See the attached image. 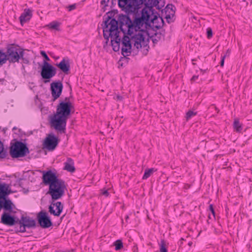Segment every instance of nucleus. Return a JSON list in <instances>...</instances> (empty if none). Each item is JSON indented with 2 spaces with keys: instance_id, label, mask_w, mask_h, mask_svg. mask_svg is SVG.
Returning <instances> with one entry per match:
<instances>
[{
  "instance_id": "f257e3e1",
  "label": "nucleus",
  "mask_w": 252,
  "mask_h": 252,
  "mask_svg": "<svg viewBox=\"0 0 252 252\" xmlns=\"http://www.w3.org/2000/svg\"><path fill=\"white\" fill-rule=\"evenodd\" d=\"M73 108L69 97H66L63 100L60 101L57 106L56 113L51 118V126L61 133H65L67 120Z\"/></svg>"
},
{
  "instance_id": "f03ea898",
  "label": "nucleus",
  "mask_w": 252,
  "mask_h": 252,
  "mask_svg": "<svg viewBox=\"0 0 252 252\" xmlns=\"http://www.w3.org/2000/svg\"><path fill=\"white\" fill-rule=\"evenodd\" d=\"M42 181L46 185H49L48 193L53 200L61 198L64 193L66 186L65 182L59 179L56 174L50 170L42 171Z\"/></svg>"
},
{
  "instance_id": "7ed1b4c3",
  "label": "nucleus",
  "mask_w": 252,
  "mask_h": 252,
  "mask_svg": "<svg viewBox=\"0 0 252 252\" xmlns=\"http://www.w3.org/2000/svg\"><path fill=\"white\" fill-rule=\"evenodd\" d=\"M104 23L103 32V37L106 39L105 44H107L110 37L113 50L115 52L119 51L121 38L119 36L117 20L108 15Z\"/></svg>"
},
{
  "instance_id": "20e7f679",
  "label": "nucleus",
  "mask_w": 252,
  "mask_h": 252,
  "mask_svg": "<svg viewBox=\"0 0 252 252\" xmlns=\"http://www.w3.org/2000/svg\"><path fill=\"white\" fill-rule=\"evenodd\" d=\"M158 0H118V5L126 13H136L140 5L143 3L147 6H156L158 3Z\"/></svg>"
},
{
  "instance_id": "39448f33",
  "label": "nucleus",
  "mask_w": 252,
  "mask_h": 252,
  "mask_svg": "<svg viewBox=\"0 0 252 252\" xmlns=\"http://www.w3.org/2000/svg\"><path fill=\"white\" fill-rule=\"evenodd\" d=\"M7 50L5 53L6 61L9 63H19L20 58L24 56V50L19 45L11 44L7 45Z\"/></svg>"
},
{
  "instance_id": "423d86ee",
  "label": "nucleus",
  "mask_w": 252,
  "mask_h": 252,
  "mask_svg": "<svg viewBox=\"0 0 252 252\" xmlns=\"http://www.w3.org/2000/svg\"><path fill=\"white\" fill-rule=\"evenodd\" d=\"M9 153L12 158H19L25 157L30 151L26 143L16 140L11 143Z\"/></svg>"
},
{
  "instance_id": "0eeeda50",
  "label": "nucleus",
  "mask_w": 252,
  "mask_h": 252,
  "mask_svg": "<svg viewBox=\"0 0 252 252\" xmlns=\"http://www.w3.org/2000/svg\"><path fill=\"white\" fill-rule=\"evenodd\" d=\"M150 15L147 11L144 9L142 12V15L140 17H136L133 21H132V31L135 32H145V28L147 26H149L148 22L149 21Z\"/></svg>"
},
{
  "instance_id": "6e6552de",
  "label": "nucleus",
  "mask_w": 252,
  "mask_h": 252,
  "mask_svg": "<svg viewBox=\"0 0 252 252\" xmlns=\"http://www.w3.org/2000/svg\"><path fill=\"white\" fill-rule=\"evenodd\" d=\"M36 226L35 220L30 217L22 216L18 220V225L15 227L16 232L24 233L26 231V228H33Z\"/></svg>"
},
{
  "instance_id": "1a4fd4ad",
  "label": "nucleus",
  "mask_w": 252,
  "mask_h": 252,
  "mask_svg": "<svg viewBox=\"0 0 252 252\" xmlns=\"http://www.w3.org/2000/svg\"><path fill=\"white\" fill-rule=\"evenodd\" d=\"M118 23H119L120 29L124 34L131 35L132 32V21L129 16L119 15Z\"/></svg>"
},
{
  "instance_id": "9d476101",
  "label": "nucleus",
  "mask_w": 252,
  "mask_h": 252,
  "mask_svg": "<svg viewBox=\"0 0 252 252\" xmlns=\"http://www.w3.org/2000/svg\"><path fill=\"white\" fill-rule=\"evenodd\" d=\"M56 74V68L44 61L41 68V76L45 80L44 82L46 83L49 82V79L54 76Z\"/></svg>"
},
{
  "instance_id": "9b49d317",
  "label": "nucleus",
  "mask_w": 252,
  "mask_h": 252,
  "mask_svg": "<svg viewBox=\"0 0 252 252\" xmlns=\"http://www.w3.org/2000/svg\"><path fill=\"white\" fill-rule=\"evenodd\" d=\"M4 211L0 218V223L7 226H17L19 219L15 216L11 215L12 213H15L13 211V209L10 211Z\"/></svg>"
},
{
  "instance_id": "f8f14e48",
  "label": "nucleus",
  "mask_w": 252,
  "mask_h": 252,
  "mask_svg": "<svg viewBox=\"0 0 252 252\" xmlns=\"http://www.w3.org/2000/svg\"><path fill=\"white\" fill-rule=\"evenodd\" d=\"M59 140L53 134H49L45 138L43 143V147L49 151L54 150L58 146Z\"/></svg>"
},
{
  "instance_id": "ddd939ff",
  "label": "nucleus",
  "mask_w": 252,
  "mask_h": 252,
  "mask_svg": "<svg viewBox=\"0 0 252 252\" xmlns=\"http://www.w3.org/2000/svg\"><path fill=\"white\" fill-rule=\"evenodd\" d=\"M37 219L41 227L44 228H49L53 223L47 212L41 211L37 214Z\"/></svg>"
},
{
  "instance_id": "4468645a",
  "label": "nucleus",
  "mask_w": 252,
  "mask_h": 252,
  "mask_svg": "<svg viewBox=\"0 0 252 252\" xmlns=\"http://www.w3.org/2000/svg\"><path fill=\"white\" fill-rule=\"evenodd\" d=\"M142 32H137L134 33L133 31L131 34L129 35L130 36L131 42L133 44L134 47H135L137 49L142 47L141 43L144 41L145 37Z\"/></svg>"
},
{
  "instance_id": "2eb2a0df",
  "label": "nucleus",
  "mask_w": 252,
  "mask_h": 252,
  "mask_svg": "<svg viewBox=\"0 0 252 252\" xmlns=\"http://www.w3.org/2000/svg\"><path fill=\"white\" fill-rule=\"evenodd\" d=\"M122 47V54L124 57L128 56L131 53V44L130 37L124 34V36L121 39Z\"/></svg>"
},
{
  "instance_id": "dca6fc26",
  "label": "nucleus",
  "mask_w": 252,
  "mask_h": 252,
  "mask_svg": "<svg viewBox=\"0 0 252 252\" xmlns=\"http://www.w3.org/2000/svg\"><path fill=\"white\" fill-rule=\"evenodd\" d=\"M63 85L61 82H53L51 84V94L53 101L58 98L62 94Z\"/></svg>"
},
{
  "instance_id": "f3484780",
  "label": "nucleus",
  "mask_w": 252,
  "mask_h": 252,
  "mask_svg": "<svg viewBox=\"0 0 252 252\" xmlns=\"http://www.w3.org/2000/svg\"><path fill=\"white\" fill-rule=\"evenodd\" d=\"M63 206L61 202H52L49 207V212L55 216L59 217L63 209Z\"/></svg>"
},
{
  "instance_id": "a211bd4d",
  "label": "nucleus",
  "mask_w": 252,
  "mask_h": 252,
  "mask_svg": "<svg viewBox=\"0 0 252 252\" xmlns=\"http://www.w3.org/2000/svg\"><path fill=\"white\" fill-rule=\"evenodd\" d=\"M57 66L60 68L65 74H68L70 70V64L69 60L63 58L62 61L56 64Z\"/></svg>"
},
{
  "instance_id": "6ab92c4d",
  "label": "nucleus",
  "mask_w": 252,
  "mask_h": 252,
  "mask_svg": "<svg viewBox=\"0 0 252 252\" xmlns=\"http://www.w3.org/2000/svg\"><path fill=\"white\" fill-rule=\"evenodd\" d=\"M32 16V11L29 9H25L24 12L22 13L19 17L21 25H23L24 24L29 21Z\"/></svg>"
},
{
  "instance_id": "aec40b11",
  "label": "nucleus",
  "mask_w": 252,
  "mask_h": 252,
  "mask_svg": "<svg viewBox=\"0 0 252 252\" xmlns=\"http://www.w3.org/2000/svg\"><path fill=\"white\" fill-rule=\"evenodd\" d=\"M64 170L71 173H73L75 171L73 160L71 158H67L66 161L64 163Z\"/></svg>"
},
{
  "instance_id": "412c9836",
  "label": "nucleus",
  "mask_w": 252,
  "mask_h": 252,
  "mask_svg": "<svg viewBox=\"0 0 252 252\" xmlns=\"http://www.w3.org/2000/svg\"><path fill=\"white\" fill-rule=\"evenodd\" d=\"M157 171L156 169L154 168L146 169L145 170L144 174L142 177L143 180L148 179L154 172Z\"/></svg>"
},
{
  "instance_id": "4be33fe9",
  "label": "nucleus",
  "mask_w": 252,
  "mask_h": 252,
  "mask_svg": "<svg viewBox=\"0 0 252 252\" xmlns=\"http://www.w3.org/2000/svg\"><path fill=\"white\" fill-rule=\"evenodd\" d=\"M234 129L237 132H241L242 130V125L240 123L238 119H235L233 122Z\"/></svg>"
},
{
  "instance_id": "5701e85b",
  "label": "nucleus",
  "mask_w": 252,
  "mask_h": 252,
  "mask_svg": "<svg viewBox=\"0 0 252 252\" xmlns=\"http://www.w3.org/2000/svg\"><path fill=\"white\" fill-rule=\"evenodd\" d=\"M7 156V151L4 149L3 143L0 140V158H4Z\"/></svg>"
},
{
  "instance_id": "b1692460",
  "label": "nucleus",
  "mask_w": 252,
  "mask_h": 252,
  "mask_svg": "<svg viewBox=\"0 0 252 252\" xmlns=\"http://www.w3.org/2000/svg\"><path fill=\"white\" fill-rule=\"evenodd\" d=\"M164 37V35L160 32H156L155 35L152 36V40L154 43H157L161 38Z\"/></svg>"
},
{
  "instance_id": "393cba45",
  "label": "nucleus",
  "mask_w": 252,
  "mask_h": 252,
  "mask_svg": "<svg viewBox=\"0 0 252 252\" xmlns=\"http://www.w3.org/2000/svg\"><path fill=\"white\" fill-rule=\"evenodd\" d=\"M197 115V112H194L192 110H189L186 114V120L187 121H188L189 119H190L192 117L196 116Z\"/></svg>"
},
{
  "instance_id": "a878e982",
  "label": "nucleus",
  "mask_w": 252,
  "mask_h": 252,
  "mask_svg": "<svg viewBox=\"0 0 252 252\" xmlns=\"http://www.w3.org/2000/svg\"><path fill=\"white\" fill-rule=\"evenodd\" d=\"M115 246V250L118 251L121 250L123 248V243L121 240H117L114 243Z\"/></svg>"
},
{
  "instance_id": "bb28decb",
  "label": "nucleus",
  "mask_w": 252,
  "mask_h": 252,
  "mask_svg": "<svg viewBox=\"0 0 252 252\" xmlns=\"http://www.w3.org/2000/svg\"><path fill=\"white\" fill-rule=\"evenodd\" d=\"M160 247V252H167V249L166 246L165 241L162 239L159 244Z\"/></svg>"
},
{
  "instance_id": "cd10ccee",
  "label": "nucleus",
  "mask_w": 252,
  "mask_h": 252,
  "mask_svg": "<svg viewBox=\"0 0 252 252\" xmlns=\"http://www.w3.org/2000/svg\"><path fill=\"white\" fill-rule=\"evenodd\" d=\"M6 56L5 53L0 51V66L2 65L6 62Z\"/></svg>"
},
{
  "instance_id": "c85d7f7f",
  "label": "nucleus",
  "mask_w": 252,
  "mask_h": 252,
  "mask_svg": "<svg viewBox=\"0 0 252 252\" xmlns=\"http://www.w3.org/2000/svg\"><path fill=\"white\" fill-rule=\"evenodd\" d=\"M59 26H60L59 23L57 22H51L49 25V26L51 29H55L56 30H58V28H59Z\"/></svg>"
},
{
  "instance_id": "c756f323",
  "label": "nucleus",
  "mask_w": 252,
  "mask_h": 252,
  "mask_svg": "<svg viewBox=\"0 0 252 252\" xmlns=\"http://www.w3.org/2000/svg\"><path fill=\"white\" fill-rule=\"evenodd\" d=\"M207 37L208 38H210L212 37L213 35V32L211 28H208L207 29Z\"/></svg>"
},
{
  "instance_id": "7c9ffc66",
  "label": "nucleus",
  "mask_w": 252,
  "mask_h": 252,
  "mask_svg": "<svg viewBox=\"0 0 252 252\" xmlns=\"http://www.w3.org/2000/svg\"><path fill=\"white\" fill-rule=\"evenodd\" d=\"M40 54L41 55V56L44 58V59L46 61H50V59L48 57V56L47 55V54L45 53V52H44V51H41L40 52Z\"/></svg>"
},
{
  "instance_id": "2f4dec72",
  "label": "nucleus",
  "mask_w": 252,
  "mask_h": 252,
  "mask_svg": "<svg viewBox=\"0 0 252 252\" xmlns=\"http://www.w3.org/2000/svg\"><path fill=\"white\" fill-rule=\"evenodd\" d=\"M209 209L211 211L213 217L215 218V210L214 209V207H213V206L212 204H211L209 205Z\"/></svg>"
},
{
  "instance_id": "473e14b6",
  "label": "nucleus",
  "mask_w": 252,
  "mask_h": 252,
  "mask_svg": "<svg viewBox=\"0 0 252 252\" xmlns=\"http://www.w3.org/2000/svg\"><path fill=\"white\" fill-rule=\"evenodd\" d=\"M20 60H22V63L25 64H28L29 63V61L28 59L24 58V56L22 58H20Z\"/></svg>"
},
{
  "instance_id": "72a5a7b5",
  "label": "nucleus",
  "mask_w": 252,
  "mask_h": 252,
  "mask_svg": "<svg viewBox=\"0 0 252 252\" xmlns=\"http://www.w3.org/2000/svg\"><path fill=\"white\" fill-rule=\"evenodd\" d=\"M109 2V0H102L101 1V4L104 6H108V3Z\"/></svg>"
},
{
  "instance_id": "f704fd0d",
  "label": "nucleus",
  "mask_w": 252,
  "mask_h": 252,
  "mask_svg": "<svg viewBox=\"0 0 252 252\" xmlns=\"http://www.w3.org/2000/svg\"><path fill=\"white\" fill-rule=\"evenodd\" d=\"M76 8V4H72L68 7V11H71Z\"/></svg>"
},
{
  "instance_id": "c9c22d12",
  "label": "nucleus",
  "mask_w": 252,
  "mask_h": 252,
  "mask_svg": "<svg viewBox=\"0 0 252 252\" xmlns=\"http://www.w3.org/2000/svg\"><path fill=\"white\" fill-rule=\"evenodd\" d=\"M101 194L106 196H107L109 195V193H108L107 190H102Z\"/></svg>"
},
{
  "instance_id": "e433bc0d",
  "label": "nucleus",
  "mask_w": 252,
  "mask_h": 252,
  "mask_svg": "<svg viewBox=\"0 0 252 252\" xmlns=\"http://www.w3.org/2000/svg\"><path fill=\"white\" fill-rule=\"evenodd\" d=\"M198 76H197V75H194L191 78V81H195L196 80V79L198 78Z\"/></svg>"
},
{
  "instance_id": "4c0bfd02",
  "label": "nucleus",
  "mask_w": 252,
  "mask_h": 252,
  "mask_svg": "<svg viewBox=\"0 0 252 252\" xmlns=\"http://www.w3.org/2000/svg\"><path fill=\"white\" fill-rule=\"evenodd\" d=\"M225 56H224L222 57L221 62H220V66H222L224 64V60L225 59Z\"/></svg>"
},
{
  "instance_id": "58836bf2",
  "label": "nucleus",
  "mask_w": 252,
  "mask_h": 252,
  "mask_svg": "<svg viewBox=\"0 0 252 252\" xmlns=\"http://www.w3.org/2000/svg\"><path fill=\"white\" fill-rule=\"evenodd\" d=\"M112 5L116 4L117 2L118 3V0H111Z\"/></svg>"
},
{
  "instance_id": "ea45409f",
  "label": "nucleus",
  "mask_w": 252,
  "mask_h": 252,
  "mask_svg": "<svg viewBox=\"0 0 252 252\" xmlns=\"http://www.w3.org/2000/svg\"><path fill=\"white\" fill-rule=\"evenodd\" d=\"M117 98L118 100H122V99H123V97L122 96H120V95H117Z\"/></svg>"
},
{
  "instance_id": "a19ab883",
  "label": "nucleus",
  "mask_w": 252,
  "mask_h": 252,
  "mask_svg": "<svg viewBox=\"0 0 252 252\" xmlns=\"http://www.w3.org/2000/svg\"><path fill=\"white\" fill-rule=\"evenodd\" d=\"M212 106L213 107V108H214L215 109V110L217 111V113L219 112V109L216 107L214 105H212Z\"/></svg>"
},
{
  "instance_id": "79ce46f5",
  "label": "nucleus",
  "mask_w": 252,
  "mask_h": 252,
  "mask_svg": "<svg viewBox=\"0 0 252 252\" xmlns=\"http://www.w3.org/2000/svg\"><path fill=\"white\" fill-rule=\"evenodd\" d=\"M159 19H160V21H161L162 25H163V24H164V21H163V19H162L161 17H160V18H159Z\"/></svg>"
},
{
  "instance_id": "37998d69",
  "label": "nucleus",
  "mask_w": 252,
  "mask_h": 252,
  "mask_svg": "<svg viewBox=\"0 0 252 252\" xmlns=\"http://www.w3.org/2000/svg\"><path fill=\"white\" fill-rule=\"evenodd\" d=\"M156 28H157V29H159L161 28V26L160 25H159V26H155Z\"/></svg>"
},
{
  "instance_id": "c03bdc74",
  "label": "nucleus",
  "mask_w": 252,
  "mask_h": 252,
  "mask_svg": "<svg viewBox=\"0 0 252 252\" xmlns=\"http://www.w3.org/2000/svg\"><path fill=\"white\" fill-rule=\"evenodd\" d=\"M17 129V127H14L12 129V130H16Z\"/></svg>"
},
{
  "instance_id": "a18cd8bd",
  "label": "nucleus",
  "mask_w": 252,
  "mask_h": 252,
  "mask_svg": "<svg viewBox=\"0 0 252 252\" xmlns=\"http://www.w3.org/2000/svg\"><path fill=\"white\" fill-rule=\"evenodd\" d=\"M168 18H170V16L168 15L166 16V18L167 19Z\"/></svg>"
},
{
  "instance_id": "49530a36",
  "label": "nucleus",
  "mask_w": 252,
  "mask_h": 252,
  "mask_svg": "<svg viewBox=\"0 0 252 252\" xmlns=\"http://www.w3.org/2000/svg\"><path fill=\"white\" fill-rule=\"evenodd\" d=\"M208 217H209V219H211V217L210 215H209Z\"/></svg>"
}]
</instances>
